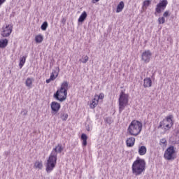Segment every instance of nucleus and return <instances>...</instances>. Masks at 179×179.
I'll list each match as a JSON object with an SVG mask.
<instances>
[{
    "label": "nucleus",
    "instance_id": "9b49d317",
    "mask_svg": "<svg viewBox=\"0 0 179 179\" xmlns=\"http://www.w3.org/2000/svg\"><path fill=\"white\" fill-rule=\"evenodd\" d=\"M56 117L60 118L62 121H66L68 120V113H66V110L65 108H62L57 114L55 115Z\"/></svg>",
    "mask_w": 179,
    "mask_h": 179
},
{
    "label": "nucleus",
    "instance_id": "5701e85b",
    "mask_svg": "<svg viewBox=\"0 0 179 179\" xmlns=\"http://www.w3.org/2000/svg\"><path fill=\"white\" fill-rule=\"evenodd\" d=\"M25 85L27 87H31V85H33V79L30 78H27Z\"/></svg>",
    "mask_w": 179,
    "mask_h": 179
},
{
    "label": "nucleus",
    "instance_id": "bb28decb",
    "mask_svg": "<svg viewBox=\"0 0 179 179\" xmlns=\"http://www.w3.org/2000/svg\"><path fill=\"white\" fill-rule=\"evenodd\" d=\"M54 73H56L55 71H54V72H52L50 76V79L52 80H55L58 76V73H56V76L54 75Z\"/></svg>",
    "mask_w": 179,
    "mask_h": 179
},
{
    "label": "nucleus",
    "instance_id": "f704fd0d",
    "mask_svg": "<svg viewBox=\"0 0 179 179\" xmlns=\"http://www.w3.org/2000/svg\"><path fill=\"white\" fill-rule=\"evenodd\" d=\"M98 99L103 100V99H104V94H100L99 96H98Z\"/></svg>",
    "mask_w": 179,
    "mask_h": 179
},
{
    "label": "nucleus",
    "instance_id": "473e14b6",
    "mask_svg": "<svg viewBox=\"0 0 179 179\" xmlns=\"http://www.w3.org/2000/svg\"><path fill=\"white\" fill-rule=\"evenodd\" d=\"M167 145V140L166 138H162L160 140V145Z\"/></svg>",
    "mask_w": 179,
    "mask_h": 179
},
{
    "label": "nucleus",
    "instance_id": "393cba45",
    "mask_svg": "<svg viewBox=\"0 0 179 179\" xmlns=\"http://www.w3.org/2000/svg\"><path fill=\"white\" fill-rule=\"evenodd\" d=\"M104 121L106 122V124H108L109 125H111V124H113V118L111 117H105Z\"/></svg>",
    "mask_w": 179,
    "mask_h": 179
},
{
    "label": "nucleus",
    "instance_id": "20e7f679",
    "mask_svg": "<svg viewBox=\"0 0 179 179\" xmlns=\"http://www.w3.org/2000/svg\"><path fill=\"white\" fill-rule=\"evenodd\" d=\"M142 122L138 120H133L127 129L129 135L132 136H138L142 132Z\"/></svg>",
    "mask_w": 179,
    "mask_h": 179
},
{
    "label": "nucleus",
    "instance_id": "a211bd4d",
    "mask_svg": "<svg viewBox=\"0 0 179 179\" xmlns=\"http://www.w3.org/2000/svg\"><path fill=\"white\" fill-rule=\"evenodd\" d=\"M8 39L0 40V48H6L8 45Z\"/></svg>",
    "mask_w": 179,
    "mask_h": 179
},
{
    "label": "nucleus",
    "instance_id": "2f4dec72",
    "mask_svg": "<svg viewBox=\"0 0 179 179\" xmlns=\"http://www.w3.org/2000/svg\"><path fill=\"white\" fill-rule=\"evenodd\" d=\"M164 125H166L164 120L160 122L159 125L158 126V129H160V128H163V127H164Z\"/></svg>",
    "mask_w": 179,
    "mask_h": 179
},
{
    "label": "nucleus",
    "instance_id": "ea45409f",
    "mask_svg": "<svg viewBox=\"0 0 179 179\" xmlns=\"http://www.w3.org/2000/svg\"><path fill=\"white\" fill-rule=\"evenodd\" d=\"M22 113H23L24 115H27V110H24V111H22Z\"/></svg>",
    "mask_w": 179,
    "mask_h": 179
},
{
    "label": "nucleus",
    "instance_id": "9d476101",
    "mask_svg": "<svg viewBox=\"0 0 179 179\" xmlns=\"http://www.w3.org/2000/svg\"><path fill=\"white\" fill-rule=\"evenodd\" d=\"M51 110H52V114L53 115H55L58 113V111H59L61 108V104L56 101H52L50 105Z\"/></svg>",
    "mask_w": 179,
    "mask_h": 179
},
{
    "label": "nucleus",
    "instance_id": "a878e982",
    "mask_svg": "<svg viewBox=\"0 0 179 179\" xmlns=\"http://www.w3.org/2000/svg\"><path fill=\"white\" fill-rule=\"evenodd\" d=\"M36 169H39L40 170H41V169H43V163L40 162H36L34 164Z\"/></svg>",
    "mask_w": 179,
    "mask_h": 179
},
{
    "label": "nucleus",
    "instance_id": "c03bdc74",
    "mask_svg": "<svg viewBox=\"0 0 179 179\" xmlns=\"http://www.w3.org/2000/svg\"><path fill=\"white\" fill-rule=\"evenodd\" d=\"M87 131H89V129H87Z\"/></svg>",
    "mask_w": 179,
    "mask_h": 179
},
{
    "label": "nucleus",
    "instance_id": "79ce46f5",
    "mask_svg": "<svg viewBox=\"0 0 179 179\" xmlns=\"http://www.w3.org/2000/svg\"><path fill=\"white\" fill-rule=\"evenodd\" d=\"M58 72H59V67H58Z\"/></svg>",
    "mask_w": 179,
    "mask_h": 179
},
{
    "label": "nucleus",
    "instance_id": "c9c22d12",
    "mask_svg": "<svg viewBox=\"0 0 179 179\" xmlns=\"http://www.w3.org/2000/svg\"><path fill=\"white\" fill-rule=\"evenodd\" d=\"M62 23H63V24H65V23H66V20L65 18H62Z\"/></svg>",
    "mask_w": 179,
    "mask_h": 179
},
{
    "label": "nucleus",
    "instance_id": "423d86ee",
    "mask_svg": "<svg viewBox=\"0 0 179 179\" xmlns=\"http://www.w3.org/2000/svg\"><path fill=\"white\" fill-rule=\"evenodd\" d=\"M174 153H176L174 146L171 145L165 150L164 157L166 160H174L176 159Z\"/></svg>",
    "mask_w": 179,
    "mask_h": 179
},
{
    "label": "nucleus",
    "instance_id": "f03ea898",
    "mask_svg": "<svg viewBox=\"0 0 179 179\" xmlns=\"http://www.w3.org/2000/svg\"><path fill=\"white\" fill-rule=\"evenodd\" d=\"M132 173L135 176H141L146 170V162L145 159L137 157L132 164Z\"/></svg>",
    "mask_w": 179,
    "mask_h": 179
},
{
    "label": "nucleus",
    "instance_id": "cd10ccee",
    "mask_svg": "<svg viewBox=\"0 0 179 179\" xmlns=\"http://www.w3.org/2000/svg\"><path fill=\"white\" fill-rule=\"evenodd\" d=\"M80 62H83V64H86L89 61V57L87 55L85 56L82 59H80Z\"/></svg>",
    "mask_w": 179,
    "mask_h": 179
},
{
    "label": "nucleus",
    "instance_id": "72a5a7b5",
    "mask_svg": "<svg viewBox=\"0 0 179 179\" xmlns=\"http://www.w3.org/2000/svg\"><path fill=\"white\" fill-rule=\"evenodd\" d=\"M164 17H168V16H170V11L166 10L163 14Z\"/></svg>",
    "mask_w": 179,
    "mask_h": 179
},
{
    "label": "nucleus",
    "instance_id": "b1692460",
    "mask_svg": "<svg viewBox=\"0 0 179 179\" xmlns=\"http://www.w3.org/2000/svg\"><path fill=\"white\" fill-rule=\"evenodd\" d=\"M47 27H48V22H47V21H45L41 26V30H43V31H45V30H47Z\"/></svg>",
    "mask_w": 179,
    "mask_h": 179
},
{
    "label": "nucleus",
    "instance_id": "c85d7f7f",
    "mask_svg": "<svg viewBox=\"0 0 179 179\" xmlns=\"http://www.w3.org/2000/svg\"><path fill=\"white\" fill-rule=\"evenodd\" d=\"M166 22V19L164 17H159L158 18V23L159 24H164Z\"/></svg>",
    "mask_w": 179,
    "mask_h": 179
},
{
    "label": "nucleus",
    "instance_id": "2eb2a0df",
    "mask_svg": "<svg viewBox=\"0 0 179 179\" xmlns=\"http://www.w3.org/2000/svg\"><path fill=\"white\" fill-rule=\"evenodd\" d=\"M124 6H125L124 1H120L117 6L116 13H120V12H122V10L124 9Z\"/></svg>",
    "mask_w": 179,
    "mask_h": 179
},
{
    "label": "nucleus",
    "instance_id": "7c9ffc66",
    "mask_svg": "<svg viewBox=\"0 0 179 179\" xmlns=\"http://www.w3.org/2000/svg\"><path fill=\"white\" fill-rule=\"evenodd\" d=\"M150 5V0H145L143 1V6H145V8H148Z\"/></svg>",
    "mask_w": 179,
    "mask_h": 179
},
{
    "label": "nucleus",
    "instance_id": "c756f323",
    "mask_svg": "<svg viewBox=\"0 0 179 179\" xmlns=\"http://www.w3.org/2000/svg\"><path fill=\"white\" fill-rule=\"evenodd\" d=\"M171 127H173V123H166L164 128V129L167 130V129H170V128H171Z\"/></svg>",
    "mask_w": 179,
    "mask_h": 179
},
{
    "label": "nucleus",
    "instance_id": "e433bc0d",
    "mask_svg": "<svg viewBox=\"0 0 179 179\" xmlns=\"http://www.w3.org/2000/svg\"><path fill=\"white\" fill-rule=\"evenodd\" d=\"M6 1V0H0V6L4 3Z\"/></svg>",
    "mask_w": 179,
    "mask_h": 179
},
{
    "label": "nucleus",
    "instance_id": "37998d69",
    "mask_svg": "<svg viewBox=\"0 0 179 179\" xmlns=\"http://www.w3.org/2000/svg\"><path fill=\"white\" fill-rule=\"evenodd\" d=\"M178 143H179V136H178Z\"/></svg>",
    "mask_w": 179,
    "mask_h": 179
},
{
    "label": "nucleus",
    "instance_id": "a19ab883",
    "mask_svg": "<svg viewBox=\"0 0 179 179\" xmlns=\"http://www.w3.org/2000/svg\"><path fill=\"white\" fill-rule=\"evenodd\" d=\"M176 134H179V131L178 130H177Z\"/></svg>",
    "mask_w": 179,
    "mask_h": 179
},
{
    "label": "nucleus",
    "instance_id": "6e6552de",
    "mask_svg": "<svg viewBox=\"0 0 179 179\" xmlns=\"http://www.w3.org/2000/svg\"><path fill=\"white\" fill-rule=\"evenodd\" d=\"M13 29V27L10 24H6V27H3L2 28V32L1 36L2 37H9L10 34H12V30Z\"/></svg>",
    "mask_w": 179,
    "mask_h": 179
},
{
    "label": "nucleus",
    "instance_id": "1a4fd4ad",
    "mask_svg": "<svg viewBox=\"0 0 179 179\" xmlns=\"http://www.w3.org/2000/svg\"><path fill=\"white\" fill-rule=\"evenodd\" d=\"M150 58H152V52L150 50H145L141 55V59L145 64L150 62Z\"/></svg>",
    "mask_w": 179,
    "mask_h": 179
},
{
    "label": "nucleus",
    "instance_id": "0eeeda50",
    "mask_svg": "<svg viewBox=\"0 0 179 179\" xmlns=\"http://www.w3.org/2000/svg\"><path fill=\"white\" fill-rule=\"evenodd\" d=\"M168 4L169 1H167V0L160 1L156 6L155 15H156V13H160L162 10H164Z\"/></svg>",
    "mask_w": 179,
    "mask_h": 179
},
{
    "label": "nucleus",
    "instance_id": "4468645a",
    "mask_svg": "<svg viewBox=\"0 0 179 179\" xmlns=\"http://www.w3.org/2000/svg\"><path fill=\"white\" fill-rule=\"evenodd\" d=\"M148 152V149L146 148V146L141 145L138 148V154L140 156H145V154Z\"/></svg>",
    "mask_w": 179,
    "mask_h": 179
},
{
    "label": "nucleus",
    "instance_id": "dca6fc26",
    "mask_svg": "<svg viewBox=\"0 0 179 179\" xmlns=\"http://www.w3.org/2000/svg\"><path fill=\"white\" fill-rule=\"evenodd\" d=\"M86 17H87V13H86V11H84L79 17L78 22L83 23V21L86 20Z\"/></svg>",
    "mask_w": 179,
    "mask_h": 179
},
{
    "label": "nucleus",
    "instance_id": "39448f33",
    "mask_svg": "<svg viewBox=\"0 0 179 179\" xmlns=\"http://www.w3.org/2000/svg\"><path fill=\"white\" fill-rule=\"evenodd\" d=\"M128 105V94H125L124 92H121L119 97V113L121 114L125 107Z\"/></svg>",
    "mask_w": 179,
    "mask_h": 179
},
{
    "label": "nucleus",
    "instance_id": "f3484780",
    "mask_svg": "<svg viewBox=\"0 0 179 179\" xmlns=\"http://www.w3.org/2000/svg\"><path fill=\"white\" fill-rule=\"evenodd\" d=\"M81 140L83 141V146L87 145V135L86 134H81Z\"/></svg>",
    "mask_w": 179,
    "mask_h": 179
},
{
    "label": "nucleus",
    "instance_id": "7ed1b4c3",
    "mask_svg": "<svg viewBox=\"0 0 179 179\" xmlns=\"http://www.w3.org/2000/svg\"><path fill=\"white\" fill-rule=\"evenodd\" d=\"M68 86L69 84L67 81H64L59 90H58L53 95V97L58 100V101H65L66 100V96H68Z\"/></svg>",
    "mask_w": 179,
    "mask_h": 179
},
{
    "label": "nucleus",
    "instance_id": "f8f14e48",
    "mask_svg": "<svg viewBox=\"0 0 179 179\" xmlns=\"http://www.w3.org/2000/svg\"><path fill=\"white\" fill-rule=\"evenodd\" d=\"M143 87H152V79L150 78H146L143 80Z\"/></svg>",
    "mask_w": 179,
    "mask_h": 179
},
{
    "label": "nucleus",
    "instance_id": "412c9836",
    "mask_svg": "<svg viewBox=\"0 0 179 179\" xmlns=\"http://www.w3.org/2000/svg\"><path fill=\"white\" fill-rule=\"evenodd\" d=\"M165 124H173V116L171 115L166 117V119H164Z\"/></svg>",
    "mask_w": 179,
    "mask_h": 179
},
{
    "label": "nucleus",
    "instance_id": "4be33fe9",
    "mask_svg": "<svg viewBox=\"0 0 179 179\" xmlns=\"http://www.w3.org/2000/svg\"><path fill=\"white\" fill-rule=\"evenodd\" d=\"M43 40H44V38H43V35H37L35 37V41H36V43H38V44H40L41 43H43Z\"/></svg>",
    "mask_w": 179,
    "mask_h": 179
},
{
    "label": "nucleus",
    "instance_id": "4c0bfd02",
    "mask_svg": "<svg viewBox=\"0 0 179 179\" xmlns=\"http://www.w3.org/2000/svg\"><path fill=\"white\" fill-rule=\"evenodd\" d=\"M100 0H92V3H96V2H99Z\"/></svg>",
    "mask_w": 179,
    "mask_h": 179
},
{
    "label": "nucleus",
    "instance_id": "f257e3e1",
    "mask_svg": "<svg viewBox=\"0 0 179 179\" xmlns=\"http://www.w3.org/2000/svg\"><path fill=\"white\" fill-rule=\"evenodd\" d=\"M62 150H64V148L61 144H58L52 151L50 155L49 156L47 162H46V172L48 173H51L54 169H55V166L57 165V160L58 153H62Z\"/></svg>",
    "mask_w": 179,
    "mask_h": 179
},
{
    "label": "nucleus",
    "instance_id": "a18cd8bd",
    "mask_svg": "<svg viewBox=\"0 0 179 179\" xmlns=\"http://www.w3.org/2000/svg\"><path fill=\"white\" fill-rule=\"evenodd\" d=\"M87 131H89V129H87Z\"/></svg>",
    "mask_w": 179,
    "mask_h": 179
},
{
    "label": "nucleus",
    "instance_id": "aec40b11",
    "mask_svg": "<svg viewBox=\"0 0 179 179\" xmlns=\"http://www.w3.org/2000/svg\"><path fill=\"white\" fill-rule=\"evenodd\" d=\"M97 104H99V100L94 98L92 99V102L90 103V108H96V107L97 106Z\"/></svg>",
    "mask_w": 179,
    "mask_h": 179
},
{
    "label": "nucleus",
    "instance_id": "ddd939ff",
    "mask_svg": "<svg viewBox=\"0 0 179 179\" xmlns=\"http://www.w3.org/2000/svg\"><path fill=\"white\" fill-rule=\"evenodd\" d=\"M127 146L128 148H132L134 145H135V138L134 137H129L127 141H126Z\"/></svg>",
    "mask_w": 179,
    "mask_h": 179
},
{
    "label": "nucleus",
    "instance_id": "6ab92c4d",
    "mask_svg": "<svg viewBox=\"0 0 179 179\" xmlns=\"http://www.w3.org/2000/svg\"><path fill=\"white\" fill-rule=\"evenodd\" d=\"M26 58H27V57L26 56H23L22 57L20 58V63H19V66L20 69H22L23 68V65L26 64Z\"/></svg>",
    "mask_w": 179,
    "mask_h": 179
},
{
    "label": "nucleus",
    "instance_id": "58836bf2",
    "mask_svg": "<svg viewBox=\"0 0 179 179\" xmlns=\"http://www.w3.org/2000/svg\"><path fill=\"white\" fill-rule=\"evenodd\" d=\"M51 80H52L50 79V78H49V79H47V80H46V83H50L51 82Z\"/></svg>",
    "mask_w": 179,
    "mask_h": 179
}]
</instances>
